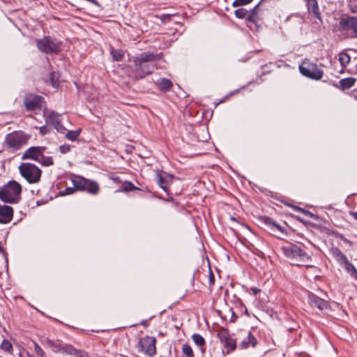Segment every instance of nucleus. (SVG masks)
<instances>
[{
    "mask_svg": "<svg viewBox=\"0 0 357 357\" xmlns=\"http://www.w3.org/2000/svg\"><path fill=\"white\" fill-rule=\"evenodd\" d=\"M159 58L160 54L151 52H144L135 56L132 60L133 64L130 66L133 79L137 80L150 75L153 70L151 62Z\"/></svg>",
    "mask_w": 357,
    "mask_h": 357,
    "instance_id": "1",
    "label": "nucleus"
},
{
    "mask_svg": "<svg viewBox=\"0 0 357 357\" xmlns=\"http://www.w3.org/2000/svg\"><path fill=\"white\" fill-rule=\"evenodd\" d=\"M282 250L289 259L298 266H305L312 267L306 263L312 260L311 257L307 255L300 246L295 244H289L282 248Z\"/></svg>",
    "mask_w": 357,
    "mask_h": 357,
    "instance_id": "2",
    "label": "nucleus"
},
{
    "mask_svg": "<svg viewBox=\"0 0 357 357\" xmlns=\"http://www.w3.org/2000/svg\"><path fill=\"white\" fill-rule=\"evenodd\" d=\"M21 185L12 180L0 188V199L5 203L17 204L21 199Z\"/></svg>",
    "mask_w": 357,
    "mask_h": 357,
    "instance_id": "3",
    "label": "nucleus"
},
{
    "mask_svg": "<svg viewBox=\"0 0 357 357\" xmlns=\"http://www.w3.org/2000/svg\"><path fill=\"white\" fill-rule=\"evenodd\" d=\"M39 51L47 54H58L61 50L62 43L55 38L45 36L36 40Z\"/></svg>",
    "mask_w": 357,
    "mask_h": 357,
    "instance_id": "4",
    "label": "nucleus"
},
{
    "mask_svg": "<svg viewBox=\"0 0 357 357\" xmlns=\"http://www.w3.org/2000/svg\"><path fill=\"white\" fill-rule=\"evenodd\" d=\"M19 169L21 175L29 183H36L41 177L42 171L35 165L26 162L22 163Z\"/></svg>",
    "mask_w": 357,
    "mask_h": 357,
    "instance_id": "5",
    "label": "nucleus"
},
{
    "mask_svg": "<svg viewBox=\"0 0 357 357\" xmlns=\"http://www.w3.org/2000/svg\"><path fill=\"white\" fill-rule=\"evenodd\" d=\"M299 71L305 77L315 80L321 79L324 75V71L319 69L316 63L307 59L299 66Z\"/></svg>",
    "mask_w": 357,
    "mask_h": 357,
    "instance_id": "6",
    "label": "nucleus"
},
{
    "mask_svg": "<svg viewBox=\"0 0 357 357\" xmlns=\"http://www.w3.org/2000/svg\"><path fill=\"white\" fill-rule=\"evenodd\" d=\"M26 141L27 138L24 134L14 132L6 136L4 144L7 150L13 151L20 149Z\"/></svg>",
    "mask_w": 357,
    "mask_h": 357,
    "instance_id": "7",
    "label": "nucleus"
},
{
    "mask_svg": "<svg viewBox=\"0 0 357 357\" xmlns=\"http://www.w3.org/2000/svg\"><path fill=\"white\" fill-rule=\"evenodd\" d=\"M238 339L240 340L239 347L243 349L249 347H255L257 344V340L250 331H241Z\"/></svg>",
    "mask_w": 357,
    "mask_h": 357,
    "instance_id": "8",
    "label": "nucleus"
},
{
    "mask_svg": "<svg viewBox=\"0 0 357 357\" xmlns=\"http://www.w3.org/2000/svg\"><path fill=\"white\" fill-rule=\"evenodd\" d=\"M155 342V337L146 336L140 340L139 345L145 354L153 357L156 353Z\"/></svg>",
    "mask_w": 357,
    "mask_h": 357,
    "instance_id": "9",
    "label": "nucleus"
},
{
    "mask_svg": "<svg viewBox=\"0 0 357 357\" xmlns=\"http://www.w3.org/2000/svg\"><path fill=\"white\" fill-rule=\"evenodd\" d=\"M42 100L41 96L29 94L24 97V104L27 110H34L42 107Z\"/></svg>",
    "mask_w": 357,
    "mask_h": 357,
    "instance_id": "10",
    "label": "nucleus"
},
{
    "mask_svg": "<svg viewBox=\"0 0 357 357\" xmlns=\"http://www.w3.org/2000/svg\"><path fill=\"white\" fill-rule=\"evenodd\" d=\"M45 149L46 147L45 146H31L24 153L22 158L23 160H33L38 162Z\"/></svg>",
    "mask_w": 357,
    "mask_h": 357,
    "instance_id": "11",
    "label": "nucleus"
},
{
    "mask_svg": "<svg viewBox=\"0 0 357 357\" xmlns=\"http://www.w3.org/2000/svg\"><path fill=\"white\" fill-rule=\"evenodd\" d=\"M308 302L312 307H316L320 310H324L329 307V304L326 301L311 292L308 293Z\"/></svg>",
    "mask_w": 357,
    "mask_h": 357,
    "instance_id": "12",
    "label": "nucleus"
},
{
    "mask_svg": "<svg viewBox=\"0 0 357 357\" xmlns=\"http://www.w3.org/2000/svg\"><path fill=\"white\" fill-rule=\"evenodd\" d=\"M13 216V209L6 205H0V223L7 224L10 222Z\"/></svg>",
    "mask_w": 357,
    "mask_h": 357,
    "instance_id": "13",
    "label": "nucleus"
},
{
    "mask_svg": "<svg viewBox=\"0 0 357 357\" xmlns=\"http://www.w3.org/2000/svg\"><path fill=\"white\" fill-rule=\"evenodd\" d=\"M218 337L225 347L231 350L234 349L236 347V340L230 337L226 332L218 333Z\"/></svg>",
    "mask_w": 357,
    "mask_h": 357,
    "instance_id": "14",
    "label": "nucleus"
},
{
    "mask_svg": "<svg viewBox=\"0 0 357 357\" xmlns=\"http://www.w3.org/2000/svg\"><path fill=\"white\" fill-rule=\"evenodd\" d=\"M62 354L70 355L73 357H86V354L82 351L78 350L70 344H64Z\"/></svg>",
    "mask_w": 357,
    "mask_h": 357,
    "instance_id": "15",
    "label": "nucleus"
},
{
    "mask_svg": "<svg viewBox=\"0 0 357 357\" xmlns=\"http://www.w3.org/2000/svg\"><path fill=\"white\" fill-rule=\"evenodd\" d=\"M331 253L340 266L348 260L347 256L338 248H331Z\"/></svg>",
    "mask_w": 357,
    "mask_h": 357,
    "instance_id": "16",
    "label": "nucleus"
},
{
    "mask_svg": "<svg viewBox=\"0 0 357 357\" xmlns=\"http://www.w3.org/2000/svg\"><path fill=\"white\" fill-rule=\"evenodd\" d=\"M43 343L50 347L54 352H61L63 351V345L58 341H54L48 338H45L43 340Z\"/></svg>",
    "mask_w": 357,
    "mask_h": 357,
    "instance_id": "17",
    "label": "nucleus"
},
{
    "mask_svg": "<svg viewBox=\"0 0 357 357\" xmlns=\"http://www.w3.org/2000/svg\"><path fill=\"white\" fill-rule=\"evenodd\" d=\"M344 271L350 275L351 278L357 281V270L349 259L342 266Z\"/></svg>",
    "mask_w": 357,
    "mask_h": 357,
    "instance_id": "18",
    "label": "nucleus"
},
{
    "mask_svg": "<svg viewBox=\"0 0 357 357\" xmlns=\"http://www.w3.org/2000/svg\"><path fill=\"white\" fill-rule=\"evenodd\" d=\"M87 191L88 192L96 195L99 191L98 184L96 181H92L86 179V185L83 189V191Z\"/></svg>",
    "mask_w": 357,
    "mask_h": 357,
    "instance_id": "19",
    "label": "nucleus"
},
{
    "mask_svg": "<svg viewBox=\"0 0 357 357\" xmlns=\"http://www.w3.org/2000/svg\"><path fill=\"white\" fill-rule=\"evenodd\" d=\"M71 181L75 188L83 190L84 185H86V179L82 176H75L72 178Z\"/></svg>",
    "mask_w": 357,
    "mask_h": 357,
    "instance_id": "20",
    "label": "nucleus"
},
{
    "mask_svg": "<svg viewBox=\"0 0 357 357\" xmlns=\"http://www.w3.org/2000/svg\"><path fill=\"white\" fill-rule=\"evenodd\" d=\"M159 89L162 91H167L172 86V82L166 78L158 79L156 82Z\"/></svg>",
    "mask_w": 357,
    "mask_h": 357,
    "instance_id": "21",
    "label": "nucleus"
},
{
    "mask_svg": "<svg viewBox=\"0 0 357 357\" xmlns=\"http://www.w3.org/2000/svg\"><path fill=\"white\" fill-rule=\"evenodd\" d=\"M61 121V116L59 114L52 111L46 117V123L47 125L53 126L58 121Z\"/></svg>",
    "mask_w": 357,
    "mask_h": 357,
    "instance_id": "22",
    "label": "nucleus"
},
{
    "mask_svg": "<svg viewBox=\"0 0 357 357\" xmlns=\"http://www.w3.org/2000/svg\"><path fill=\"white\" fill-rule=\"evenodd\" d=\"M306 4L309 11L312 12L316 16L319 15L317 0H306Z\"/></svg>",
    "mask_w": 357,
    "mask_h": 357,
    "instance_id": "23",
    "label": "nucleus"
},
{
    "mask_svg": "<svg viewBox=\"0 0 357 357\" xmlns=\"http://www.w3.org/2000/svg\"><path fill=\"white\" fill-rule=\"evenodd\" d=\"M110 53L112 56V59L115 61H121L124 56L123 50L120 49H115L112 47L110 48Z\"/></svg>",
    "mask_w": 357,
    "mask_h": 357,
    "instance_id": "24",
    "label": "nucleus"
},
{
    "mask_svg": "<svg viewBox=\"0 0 357 357\" xmlns=\"http://www.w3.org/2000/svg\"><path fill=\"white\" fill-rule=\"evenodd\" d=\"M356 82V79L354 77H348L342 79L340 81L341 87L343 89H348L352 87Z\"/></svg>",
    "mask_w": 357,
    "mask_h": 357,
    "instance_id": "25",
    "label": "nucleus"
},
{
    "mask_svg": "<svg viewBox=\"0 0 357 357\" xmlns=\"http://www.w3.org/2000/svg\"><path fill=\"white\" fill-rule=\"evenodd\" d=\"M192 339L193 342H195V344L200 347H203L205 345V343H206L205 340L199 334H193L192 335ZM201 350L203 353L205 352V349L202 348Z\"/></svg>",
    "mask_w": 357,
    "mask_h": 357,
    "instance_id": "26",
    "label": "nucleus"
},
{
    "mask_svg": "<svg viewBox=\"0 0 357 357\" xmlns=\"http://www.w3.org/2000/svg\"><path fill=\"white\" fill-rule=\"evenodd\" d=\"M339 61L342 67H346L350 62V56L346 52H340L338 55Z\"/></svg>",
    "mask_w": 357,
    "mask_h": 357,
    "instance_id": "27",
    "label": "nucleus"
},
{
    "mask_svg": "<svg viewBox=\"0 0 357 357\" xmlns=\"http://www.w3.org/2000/svg\"><path fill=\"white\" fill-rule=\"evenodd\" d=\"M263 220L266 225L271 227V228H275L278 231H282V227L278 225L272 218L268 217H264Z\"/></svg>",
    "mask_w": 357,
    "mask_h": 357,
    "instance_id": "28",
    "label": "nucleus"
},
{
    "mask_svg": "<svg viewBox=\"0 0 357 357\" xmlns=\"http://www.w3.org/2000/svg\"><path fill=\"white\" fill-rule=\"evenodd\" d=\"M81 132V130H68L66 134L65 137L66 139L70 141H75L77 137L79 136Z\"/></svg>",
    "mask_w": 357,
    "mask_h": 357,
    "instance_id": "29",
    "label": "nucleus"
},
{
    "mask_svg": "<svg viewBox=\"0 0 357 357\" xmlns=\"http://www.w3.org/2000/svg\"><path fill=\"white\" fill-rule=\"evenodd\" d=\"M38 162L42 165L46 167L51 166L54 164L52 158L50 156H45L43 153H42L41 157L39 158Z\"/></svg>",
    "mask_w": 357,
    "mask_h": 357,
    "instance_id": "30",
    "label": "nucleus"
},
{
    "mask_svg": "<svg viewBox=\"0 0 357 357\" xmlns=\"http://www.w3.org/2000/svg\"><path fill=\"white\" fill-rule=\"evenodd\" d=\"M346 24L347 25L348 28L352 29L357 36V18H349L346 22Z\"/></svg>",
    "mask_w": 357,
    "mask_h": 357,
    "instance_id": "31",
    "label": "nucleus"
},
{
    "mask_svg": "<svg viewBox=\"0 0 357 357\" xmlns=\"http://www.w3.org/2000/svg\"><path fill=\"white\" fill-rule=\"evenodd\" d=\"M182 352L186 357H194L193 351L191 347L188 344H184L182 346Z\"/></svg>",
    "mask_w": 357,
    "mask_h": 357,
    "instance_id": "32",
    "label": "nucleus"
},
{
    "mask_svg": "<svg viewBox=\"0 0 357 357\" xmlns=\"http://www.w3.org/2000/svg\"><path fill=\"white\" fill-rule=\"evenodd\" d=\"M257 4L253 8H252L250 10H248V15L245 17V20L248 22H254L255 20V15H256V10L257 8L258 7Z\"/></svg>",
    "mask_w": 357,
    "mask_h": 357,
    "instance_id": "33",
    "label": "nucleus"
},
{
    "mask_svg": "<svg viewBox=\"0 0 357 357\" xmlns=\"http://www.w3.org/2000/svg\"><path fill=\"white\" fill-rule=\"evenodd\" d=\"M1 349L5 351L10 353L13 350V346L8 340L4 339L1 344Z\"/></svg>",
    "mask_w": 357,
    "mask_h": 357,
    "instance_id": "34",
    "label": "nucleus"
},
{
    "mask_svg": "<svg viewBox=\"0 0 357 357\" xmlns=\"http://www.w3.org/2000/svg\"><path fill=\"white\" fill-rule=\"evenodd\" d=\"M156 177H157V181H158L159 185L162 189L165 190L167 188V184L166 181L162 177V172H158Z\"/></svg>",
    "mask_w": 357,
    "mask_h": 357,
    "instance_id": "35",
    "label": "nucleus"
},
{
    "mask_svg": "<svg viewBox=\"0 0 357 357\" xmlns=\"http://www.w3.org/2000/svg\"><path fill=\"white\" fill-rule=\"evenodd\" d=\"M235 16L239 19H244L248 15V10L245 8H238L234 12Z\"/></svg>",
    "mask_w": 357,
    "mask_h": 357,
    "instance_id": "36",
    "label": "nucleus"
},
{
    "mask_svg": "<svg viewBox=\"0 0 357 357\" xmlns=\"http://www.w3.org/2000/svg\"><path fill=\"white\" fill-rule=\"evenodd\" d=\"M50 80L54 87H56L59 84L58 73L52 72L50 74Z\"/></svg>",
    "mask_w": 357,
    "mask_h": 357,
    "instance_id": "37",
    "label": "nucleus"
},
{
    "mask_svg": "<svg viewBox=\"0 0 357 357\" xmlns=\"http://www.w3.org/2000/svg\"><path fill=\"white\" fill-rule=\"evenodd\" d=\"M252 0H235L232 3V6L234 7H238L243 5H246L252 2Z\"/></svg>",
    "mask_w": 357,
    "mask_h": 357,
    "instance_id": "38",
    "label": "nucleus"
},
{
    "mask_svg": "<svg viewBox=\"0 0 357 357\" xmlns=\"http://www.w3.org/2000/svg\"><path fill=\"white\" fill-rule=\"evenodd\" d=\"M59 132L64 133L66 130L65 127L61 124V121H58L52 126Z\"/></svg>",
    "mask_w": 357,
    "mask_h": 357,
    "instance_id": "39",
    "label": "nucleus"
},
{
    "mask_svg": "<svg viewBox=\"0 0 357 357\" xmlns=\"http://www.w3.org/2000/svg\"><path fill=\"white\" fill-rule=\"evenodd\" d=\"M59 132L64 133L66 130L65 127L61 124V121H58L52 126Z\"/></svg>",
    "mask_w": 357,
    "mask_h": 357,
    "instance_id": "40",
    "label": "nucleus"
},
{
    "mask_svg": "<svg viewBox=\"0 0 357 357\" xmlns=\"http://www.w3.org/2000/svg\"><path fill=\"white\" fill-rule=\"evenodd\" d=\"M60 152L62 154H66L71 150V146L70 144H63L59 147Z\"/></svg>",
    "mask_w": 357,
    "mask_h": 357,
    "instance_id": "41",
    "label": "nucleus"
},
{
    "mask_svg": "<svg viewBox=\"0 0 357 357\" xmlns=\"http://www.w3.org/2000/svg\"><path fill=\"white\" fill-rule=\"evenodd\" d=\"M34 349H35L36 353L38 355H39L40 356H45V352L43 351L42 348L36 342H34Z\"/></svg>",
    "mask_w": 357,
    "mask_h": 357,
    "instance_id": "42",
    "label": "nucleus"
},
{
    "mask_svg": "<svg viewBox=\"0 0 357 357\" xmlns=\"http://www.w3.org/2000/svg\"><path fill=\"white\" fill-rule=\"evenodd\" d=\"M123 188L126 191H131L134 189H135V187L133 185V184L130 182H126L123 184Z\"/></svg>",
    "mask_w": 357,
    "mask_h": 357,
    "instance_id": "43",
    "label": "nucleus"
},
{
    "mask_svg": "<svg viewBox=\"0 0 357 357\" xmlns=\"http://www.w3.org/2000/svg\"><path fill=\"white\" fill-rule=\"evenodd\" d=\"M75 192V188L68 187L65 189V190L63 192V195H71Z\"/></svg>",
    "mask_w": 357,
    "mask_h": 357,
    "instance_id": "44",
    "label": "nucleus"
},
{
    "mask_svg": "<svg viewBox=\"0 0 357 357\" xmlns=\"http://www.w3.org/2000/svg\"><path fill=\"white\" fill-rule=\"evenodd\" d=\"M39 129L40 134H42L43 135H45L50 132L48 128L46 126H43L40 127Z\"/></svg>",
    "mask_w": 357,
    "mask_h": 357,
    "instance_id": "45",
    "label": "nucleus"
},
{
    "mask_svg": "<svg viewBox=\"0 0 357 357\" xmlns=\"http://www.w3.org/2000/svg\"><path fill=\"white\" fill-rule=\"evenodd\" d=\"M341 239L346 243L349 244V245H352V243L350 240L344 238V236H341Z\"/></svg>",
    "mask_w": 357,
    "mask_h": 357,
    "instance_id": "46",
    "label": "nucleus"
},
{
    "mask_svg": "<svg viewBox=\"0 0 357 357\" xmlns=\"http://www.w3.org/2000/svg\"><path fill=\"white\" fill-rule=\"evenodd\" d=\"M350 3H354L356 10H357V0H349Z\"/></svg>",
    "mask_w": 357,
    "mask_h": 357,
    "instance_id": "47",
    "label": "nucleus"
},
{
    "mask_svg": "<svg viewBox=\"0 0 357 357\" xmlns=\"http://www.w3.org/2000/svg\"><path fill=\"white\" fill-rule=\"evenodd\" d=\"M298 208V210H299V211H302V212H303V213H307V214H309V215H312L310 212L306 211H305L304 209H302V208Z\"/></svg>",
    "mask_w": 357,
    "mask_h": 357,
    "instance_id": "48",
    "label": "nucleus"
},
{
    "mask_svg": "<svg viewBox=\"0 0 357 357\" xmlns=\"http://www.w3.org/2000/svg\"><path fill=\"white\" fill-rule=\"evenodd\" d=\"M351 215L356 220H357V212L352 213Z\"/></svg>",
    "mask_w": 357,
    "mask_h": 357,
    "instance_id": "49",
    "label": "nucleus"
},
{
    "mask_svg": "<svg viewBox=\"0 0 357 357\" xmlns=\"http://www.w3.org/2000/svg\"><path fill=\"white\" fill-rule=\"evenodd\" d=\"M141 324L143 325L144 326H147V320H144L141 322Z\"/></svg>",
    "mask_w": 357,
    "mask_h": 357,
    "instance_id": "50",
    "label": "nucleus"
},
{
    "mask_svg": "<svg viewBox=\"0 0 357 357\" xmlns=\"http://www.w3.org/2000/svg\"><path fill=\"white\" fill-rule=\"evenodd\" d=\"M252 291H253L254 294H256L259 290L257 289H252Z\"/></svg>",
    "mask_w": 357,
    "mask_h": 357,
    "instance_id": "51",
    "label": "nucleus"
},
{
    "mask_svg": "<svg viewBox=\"0 0 357 357\" xmlns=\"http://www.w3.org/2000/svg\"><path fill=\"white\" fill-rule=\"evenodd\" d=\"M237 91H238V90H236V91H234V92L232 93V94H234V93H236Z\"/></svg>",
    "mask_w": 357,
    "mask_h": 357,
    "instance_id": "52",
    "label": "nucleus"
}]
</instances>
